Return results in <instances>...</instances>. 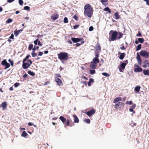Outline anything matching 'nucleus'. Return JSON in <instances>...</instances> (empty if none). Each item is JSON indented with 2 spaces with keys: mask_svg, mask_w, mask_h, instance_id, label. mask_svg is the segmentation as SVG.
Instances as JSON below:
<instances>
[{
  "mask_svg": "<svg viewBox=\"0 0 149 149\" xmlns=\"http://www.w3.org/2000/svg\"><path fill=\"white\" fill-rule=\"evenodd\" d=\"M95 57L94 58L92 61L90 65V68L91 69H95L96 68L97 63H99V60L98 59L99 54L98 53H95Z\"/></svg>",
  "mask_w": 149,
  "mask_h": 149,
  "instance_id": "obj_1",
  "label": "nucleus"
},
{
  "mask_svg": "<svg viewBox=\"0 0 149 149\" xmlns=\"http://www.w3.org/2000/svg\"><path fill=\"white\" fill-rule=\"evenodd\" d=\"M118 35V32L116 31H111L109 33V41L111 42L117 40Z\"/></svg>",
  "mask_w": 149,
  "mask_h": 149,
  "instance_id": "obj_2",
  "label": "nucleus"
},
{
  "mask_svg": "<svg viewBox=\"0 0 149 149\" xmlns=\"http://www.w3.org/2000/svg\"><path fill=\"white\" fill-rule=\"evenodd\" d=\"M58 58L61 60L66 61L68 59V54L66 52H61L58 54Z\"/></svg>",
  "mask_w": 149,
  "mask_h": 149,
  "instance_id": "obj_3",
  "label": "nucleus"
},
{
  "mask_svg": "<svg viewBox=\"0 0 149 149\" xmlns=\"http://www.w3.org/2000/svg\"><path fill=\"white\" fill-rule=\"evenodd\" d=\"M26 61L29 63L26 62V61H24V60H23L22 61V67L23 69H25L28 68L32 63L31 61L29 59H28Z\"/></svg>",
  "mask_w": 149,
  "mask_h": 149,
  "instance_id": "obj_4",
  "label": "nucleus"
},
{
  "mask_svg": "<svg viewBox=\"0 0 149 149\" xmlns=\"http://www.w3.org/2000/svg\"><path fill=\"white\" fill-rule=\"evenodd\" d=\"M93 11V8H91L89 10H85L84 14L85 15H86L88 17L90 18L92 17Z\"/></svg>",
  "mask_w": 149,
  "mask_h": 149,
  "instance_id": "obj_5",
  "label": "nucleus"
},
{
  "mask_svg": "<svg viewBox=\"0 0 149 149\" xmlns=\"http://www.w3.org/2000/svg\"><path fill=\"white\" fill-rule=\"evenodd\" d=\"M59 119L62 122L65 124V125L69 126L70 124V121L68 119L67 120L66 118H65L62 116H61L59 117Z\"/></svg>",
  "mask_w": 149,
  "mask_h": 149,
  "instance_id": "obj_6",
  "label": "nucleus"
},
{
  "mask_svg": "<svg viewBox=\"0 0 149 149\" xmlns=\"http://www.w3.org/2000/svg\"><path fill=\"white\" fill-rule=\"evenodd\" d=\"M124 62L125 63H122L121 64L120 67L119 68V71L120 72H122V70H124L125 66L128 63V61L127 60L124 61Z\"/></svg>",
  "mask_w": 149,
  "mask_h": 149,
  "instance_id": "obj_7",
  "label": "nucleus"
},
{
  "mask_svg": "<svg viewBox=\"0 0 149 149\" xmlns=\"http://www.w3.org/2000/svg\"><path fill=\"white\" fill-rule=\"evenodd\" d=\"M140 55L142 57H148L149 55V53L145 50H141L140 52Z\"/></svg>",
  "mask_w": 149,
  "mask_h": 149,
  "instance_id": "obj_8",
  "label": "nucleus"
},
{
  "mask_svg": "<svg viewBox=\"0 0 149 149\" xmlns=\"http://www.w3.org/2000/svg\"><path fill=\"white\" fill-rule=\"evenodd\" d=\"M1 64L3 66H5V69H6L9 68L10 66V64L9 63L7 62L6 59H4L3 60L1 63Z\"/></svg>",
  "mask_w": 149,
  "mask_h": 149,
  "instance_id": "obj_9",
  "label": "nucleus"
},
{
  "mask_svg": "<svg viewBox=\"0 0 149 149\" xmlns=\"http://www.w3.org/2000/svg\"><path fill=\"white\" fill-rule=\"evenodd\" d=\"M95 112V110L94 109H92L87 112L86 114L89 116H90L93 115Z\"/></svg>",
  "mask_w": 149,
  "mask_h": 149,
  "instance_id": "obj_10",
  "label": "nucleus"
},
{
  "mask_svg": "<svg viewBox=\"0 0 149 149\" xmlns=\"http://www.w3.org/2000/svg\"><path fill=\"white\" fill-rule=\"evenodd\" d=\"M136 58L138 61V64L141 65L142 63V60L138 52L137 53Z\"/></svg>",
  "mask_w": 149,
  "mask_h": 149,
  "instance_id": "obj_11",
  "label": "nucleus"
},
{
  "mask_svg": "<svg viewBox=\"0 0 149 149\" xmlns=\"http://www.w3.org/2000/svg\"><path fill=\"white\" fill-rule=\"evenodd\" d=\"M55 81L57 83V85H63V84L62 81L59 78L57 77H55Z\"/></svg>",
  "mask_w": 149,
  "mask_h": 149,
  "instance_id": "obj_12",
  "label": "nucleus"
},
{
  "mask_svg": "<svg viewBox=\"0 0 149 149\" xmlns=\"http://www.w3.org/2000/svg\"><path fill=\"white\" fill-rule=\"evenodd\" d=\"M144 64L143 67L144 68L149 67V60H146L143 62Z\"/></svg>",
  "mask_w": 149,
  "mask_h": 149,
  "instance_id": "obj_13",
  "label": "nucleus"
},
{
  "mask_svg": "<svg viewBox=\"0 0 149 149\" xmlns=\"http://www.w3.org/2000/svg\"><path fill=\"white\" fill-rule=\"evenodd\" d=\"M71 40L74 43H76L81 41L82 39L78 38H71Z\"/></svg>",
  "mask_w": 149,
  "mask_h": 149,
  "instance_id": "obj_14",
  "label": "nucleus"
},
{
  "mask_svg": "<svg viewBox=\"0 0 149 149\" xmlns=\"http://www.w3.org/2000/svg\"><path fill=\"white\" fill-rule=\"evenodd\" d=\"M7 104L6 101H4L2 103L1 105H0V107H2L3 108V110H4L5 109L7 108Z\"/></svg>",
  "mask_w": 149,
  "mask_h": 149,
  "instance_id": "obj_15",
  "label": "nucleus"
},
{
  "mask_svg": "<svg viewBox=\"0 0 149 149\" xmlns=\"http://www.w3.org/2000/svg\"><path fill=\"white\" fill-rule=\"evenodd\" d=\"M59 16V15L58 14H56L55 15L53 14L51 16V18L53 20H55L58 18Z\"/></svg>",
  "mask_w": 149,
  "mask_h": 149,
  "instance_id": "obj_16",
  "label": "nucleus"
},
{
  "mask_svg": "<svg viewBox=\"0 0 149 149\" xmlns=\"http://www.w3.org/2000/svg\"><path fill=\"white\" fill-rule=\"evenodd\" d=\"M143 70L142 68L139 67H138L135 68L134 69V71L135 72H142Z\"/></svg>",
  "mask_w": 149,
  "mask_h": 149,
  "instance_id": "obj_17",
  "label": "nucleus"
},
{
  "mask_svg": "<svg viewBox=\"0 0 149 149\" xmlns=\"http://www.w3.org/2000/svg\"><path fill=\"white\" fill-rule=\"evenodd\" d=\"M91 8H93L89 4L86 5L84 7V9L85 10H89Z\"/></svg>",
  "mask_w": 149,
  "mask_h": 149,
  "instance_id": "obj_18",
  "label": "nucleus"
},
{
  "mask_svg": "<svg viewBox=\"0 0 149 149\" xmlns=\"http://www.w3.org/2000/svg\"><path fill=\"white\" fill-rule=\"evenodd\" d=\"M73 117L74 118V123H78L79 121V119L76 115H75L73 116Z\"/></svg>",
  "mask_w": 149,
  "mask_h": 149,
  "instance_id": "obj_19",
  "label": "nucleus"
},
{
  "mask_svg": "<svg viewBox=\"0 0 149 149\" xmlns=\"http://www.w3.org/2000/svg\"><path fill=\"white\" fill-rule=\"evenodd\" d=\"M118 35L117 36V40L120 39L121 38H122L123 35V33L120 32H118Z\"/></svg>",
  "mask_w": 149,
  "mask_h": 149,
  "instance_id": "obj_20",
  "label": "nucleus"
},
{
  "mask_svg": "<svg viewBox=\"0 0 149 149\" xmlns=\"http://www.w3.org/2000/svg\"><path fill=\"white\" fill-rule=\"evenodd\" d=\"M125 53H121L119 57L120 59L123 60L125 56Z\"/></svg>",
  "mask_w": 149,
  "mask_h": 149,
  "instance_id": "obj_21",
  "label": "nucleus"
},
{
  "mask_svg": "<svg viewBox=\"0 0 149 149\" xmlns=\"http://www.w3.org/2000/svg\"><path fill=\"white\" fill-rule=\"evenodd\" d=\"M122 100V99L121 97H118L116 98L114 100L113 102L114 103H116L118 102L121 101Z\"/></svg>",
  "mask_w": 149,
  "mask_h": 149,
  "instance_id": "obj_22",
  "label": "nucleus"
},
{
  "mask_svg": "<svg viewBox=\"0 0 149 149\" xmlns=\"http://www.w3.org/2000/svg\"><path fill=\"white\" fill-rule=\"evenodd\" d=\"M143 73L145 75L149 76V70L144 69L143 70Z\"/></svg>",
  "mask_w": 149,
  "mask_h": 149,
  "instance_id": "obj_23",
  "label": "nucleus"
},
{
  "mask_svg": "<svg viewBox=\"0 0 149 149\" xmlns=\"http://www.w3.org/2000/svg\"><path fill=\"white\" fill-rule=\"evenodd\" d=\"M114 16H115L116 19H119L120 18V16L119 15L118 12L114 13Z\"/></svg>",
  "mask_w": 149,
  "mask_h": 149,
  "instance_id": "obj_24",
  "label": "nucleus"
},
{
  "mask_svg": "<svg viewBox=\"0 0 149 149\" xmlns=\"http://www.w3.org/2000/svg\"><path fill=\"white\" fill-rule=\"evenodd\" d=\"M94 82V80L93 79L91 78L89 79V81L88 82V86H91V83Z\"/></svg>",
  "mask_w": 149,
  "mask_h": 149,
  "instance_id": "obj_25",
  "label": "nucleus"
},
{
  "mask_svg": "<svg viewBox=\"0 0 149 149\" xmlns=\"http://www.w3.org/2000/svg\"><path fill=\"white\" fill-rule=\"evenodd\" d=\"M21 31V30H15L14 31V33L15 36H17L18 35L20 31Z\"/></svg>",
  "mask_w": 149,
  "mask_h": 149,
  "instance_id": "obj_26",
  "label": "nucleus"
},
{
  "mask_svg": "<svg viewBox=\"0 0 149 149\" xmlns=\"http://www.w3.org/2000/svg\"><path fill=\"white\" fill-rule=\"evenodd\" d=\"M103 10L105 11H108V13H110L111 12V11L110 9L108 7H107L103 9Z\"/></svg>",
  "mask_w": 149,
  "mask_h": 149,
  "instance_id": "obj_27",
  "label": "nucleus"
},
{
  "mask_svg": "<svg viewBox=\"0 0 149 149\" xmlns=\"http://www.w3.org/2000/svg\"><path fill=\"white\" fill-rule=\"evenodd\" d=\"M27 134L26 132L25 131H24L22 132L21 134V136H24V137H26L27 136Z\"/></svg>",
  "mask_w": 149,
  "mask_h": 149,
  "instance_id": "obj_28",
  "label": "nucleus"
},
{
  "mask_svg": "<svg viewBox=\"0 0 149 149\" xmlns=\"http://www.w3.org/2000/svg\"><path fill=\"white\" fill-rule=\"evenodd\" d=\"M141 87L140 86H136L134 89V90L135 91L139 92V91Z\"/></svg>",
  "mask_w": 149,
  "mask_h": 149,
  "instance_id": "obj_29",
  "label": "nucleus"
},
{
  "mask_svg": "<svg viewBox=\"0 0 149 149\" xmlns=\"http://www.w3.org/2000/svg\"><path fill=\"white\" fill-rule=\"evenodd\" d=\"M141 44L138 45L136 47V51H138L141 49Z\"/></svg>",
  "mask_w": 149,
  "mask_h": 149,
  "instance_id": "obj_30",
  "label": "nucleus"
},
{
  "mask_svg": "<svg viewBox=\"0 0 149 149\" xmlns=\"http://www.w3.org/2000/svg\"><path fill=\"white\" fill-rule=\"evenodd\" d=\"M84 121L88 124H89L91 122L90 120L89 119H85L84 120Z\"/></svg>",
  "mask_w": 149,
  "mask_h": 149,
  "instance_id": "obj_31",
  "label": "nucleus"
},
{
  "mask_svg": "<svg viewBox=\"0 0 149 149\" xmlns=\"http://www.w3.org/2000/svg\"><path fill=\"white\" fill-rule=\"evenodd\" d=\"M28 73L30 75L32 76H34L35 75V73L31 71H29L28 72Z\"/></svg>",
  "mask_w": 149,
  "mask_h": 149,
  "instance_id": "obj_32",
  "label": "nucleus"
},
{
  "mask_svg": "<svg viewBox=\"0 0 149 149\" xmlns=\"http://www.w3.org/2000/svg\"><path fill=\"white\" fill-rule=\"evenodd\" d=\"M138 40L141 43H142L144 41V39L143 38H138Z\"/></svg>",
  "mask_w": 149,
  "mask_h": 149,
  "instance_id": "obj_33",
  "label": "nucleus"
},
{
  "mask_svg": "<svg viewBox=\"0 0 149 149\" xmlns=\"http://www.w3.org/2000/svg\"><path fill=\"white\" fill-rule=\"evenodd\" d=\"M12 21L13 19H12L9 18L6 21V24L9 23Z\"/></svg>",
  "mask_w": 149,
  "mask_h": 149,
  "instance_id": "obj_34",
  "label": "nucleus"
},
{
  "mask_svg": "<svg viewBox=\"0 0 149 149\" xmlns=\"http://www.w3.org/2000/svg\"><path fill=\"white\" fill-rule=\"evenodd\" d=\"M102 74L103 76L106 77H108L110 76L109 74L106 72H103L102 73Z\"/></svg>",
  "mask_w": 149,
  "mask_h": 149,
  "instance_id": "obj_35",
  "label": "nucleus"
},
{
  "mask_svg": "<svg viewBox=\"0 0 149 149\" xmlns=\"http://www.w3.org/2000/svg\"><path fill=\"white\" fill-rule=\"evenodd\" d=\"M33 45L32 44H30L29 46L28 47V49L29 50H31L33 48Z\"/></svg>",
  "mask_w": 149,
  "mask_h": 149,
  "instance_id": "obj_36",
  "label": "nucleus"
},
{
  "mask_svg": "<svg viewBox=\"0 0 149 149\" xmlns=\"http://www.w3.org/2000/svg\"><path fill=\"white\" fill-rule=\"evenodd\" d=\"M91 74H93L95 73V71L94 70H89Z\"/></svg>",
  "mask_w": 149,
  "mask_h": 149,
  "instance_id": "obj_37",
  "label": "nucleus"
},
{
  "mask_svg": "<svg viewBox=\"0 0 149 149\" xmlns=\"http://www.w3.org/2000/svg\"><path fill=\"white\" fill-rule=\"evenodd\" d=\"M30 55L29 54L26 57L23 59L24 61H26L28 60V59L30 57Z\"/></svg>",
  "mask_w": 149,
  "mask_h": 149,
  "instance_id": "obj_38",
  "label": "nucleus"
},
{
  "mask_svg": "<svg viewBox=\"0 0 149 149\" xmlns=\"http://www.w3.org/2000/svg\"><path fill=\"white\" fill-rule=\"evenodd\" d=\"M30 7L27 6H25L24 8V10H27L28 11H29L30 10Z\"/></svg>",
  "mask_w": 149,
  "mask_h": 149,
  "instance_id": "obj_39",
  "label": "nucleus"
},
{
  "mask_svg": "<svg viewBox=\"0 0 149 149\" xmlns=\"http://www.w3.org/2000/svg\"><path fill=\"white\" fill-rule=\"evenodd\" d=\"M31 55L33 57H35L37 56V54L35 52H32Z\"/></svg>",
  "mask_w": 149,
  "mask_h": 149,
  "instance_id": "obj_40",
  "label": "nucleus"
},
{
  "mask_svg": "<svg viewBox=\"0 0 149 149\" xmlns=\"http://www.w3.org/2000/svg\"><path fill=\"white\" fill-rule=\"evenodd\" d=\"M84 41H81V43H77L75 44V45H76V46L77 47H79V46H80L81 44L84 43Z\"/></svg>",
  "mask_w": 149,
  "mask_h": 149,
  "instance_id": "obj_41",
  "label": "nucleus"
},
{
  "mask_svg": "<svg viewBox=\"0 0 149 149\" xmlns=\"http://www.w3.org/2000/svg\"><path fill=\"white\" fill-rule=\"evenodd\" d=\"M63 22L64 23H67L68 22V19L67 17H65L64 18Z\"/></svg>",
  "mask_w": 149,
  "mask_h": 149,
  "instance_id": "obj_42",
  "label": "nucleus"
},
{
  "mask_svg": "<svg viewBox=\"0 0 149 149\" xmlns=\"http://www.w3.org/2000/svg\"><path fill=\"white\" fill-rule=\"evenodd\" d=\"M108 0H101V2L104 5H105V3L107 2Z\"/></svg>",
  "mask_w": 149,
  "mask_h": 149,
  "instance_id": "obj_43",
  "label": "nucleus"
},
{
  "mask_svg": "<svg viewBox=\"0 0 149 149\" xmlns=\"http://www.w3.org/2000/svg\"><path fill=\"white\" fill-rule=\"evenodd\" d=\"M20 85V84L18 83H16L14 85L15 87H17Z\"/></svg>",
  "mask_w": 149,
  "mask_h": 149,
  "instance_id": "obj_44",
  "label": "nucleus"
},
{
  "mask_svg": "<svg viewBox=\"0 0 149 149\" xmlns=\"http://www.w3.org/2000/svg\"><path fill=\"white\" fill-rule=\"evenodd\" d=\"M19 4L22 6L23 4V1L22 0H19Z\"/></svg>",
  "mask_w": 149,
  "mask_h": 149,
  "instance_id": "obj_45",
  "label": "nucleus"
},
{
  "mask_svg": "<svg viewBox=\"0 0 149 149\" xmlns=\"http://www.w3.org/2000/svg\"><path fill=\"white\" fill-rule=\"evenodd\" d=\"M123 44H122L121 45V47H120V48L122 50H125L126 49V48L123 45Z\"/></svg>",
  "mask_w": 149,
  "mask_h": 149,
  "instance_id": "obj_46",
  "label": "nucleus"
},
{
  "mask_svg": "<svg viewBox=\"0 0 149 149\" xmlns=\"http://www.w3.org/2000/svg\"><path fill=\"white\" fill-rule=\"evenodd\" d=\"M125 103H126V104H129V105H131L132 104V101H127L125 102Z\"/></svg>",
  "mask_w": 149,
  "mask_h": 149,
  "instance_id": "obj_47",
  "label": "nucleus"
},
{
  "mask_svg": "<svg viewBox=\"0 0 149 149\" xmlns=\"http://www.w3.org/2000/svg\"><path fill=\"white\" fill-rule=\"evenodd\" d=\"M81 83L82 84H84L86 86H87V83L86 81H81Z\"/></svg>",
  "mask_w": 149,
  "mask_h": 149,
  "instance_id": "obj_48",
  "label": "nucleus"
},
{
  "mask_svg": "<svg viewBox=\"0 0 149 149\" xmlns=\"http://www.w3.org/2000/svg\"><path fill=\"white\" fill-rule=\"evenodd\" d=\"M120 106L119 104H118V102L115 105L114 107L116 109H117Z\"/></svg>",
  "mask_w": 149,
  "mask_h": 149,
  "instance_id": "obj_49",
  "label": "nucleus"
},
{
  "mask_svg": "<svg viewBox=\"0 0 149 149\" xmlns=\"http://www.w3.org/2000/svg\"><path fill=\"white\" fill-rule=\"evenodd\" d=\"M38 39H36L35 41H34V42L35 45H37V42H38Z\"/></svg>",
  "mask_w": 149,
  "mask_h": 149,
  "instance_id": "obj_50",
  "label": "nucleus"
},
{
  "mask_svg": "<svg viewBox=\"0 0 149 149\" xmlns=\"http://www.w3.org/2000/svg\"><path fill=\"white\" fill-rule=\"evenodd\" d=\"M79 25H75L74 26H73V27L74 29H76L77 28H78L79 27Z\"/></svg>",
  "mask_w": 149,
  "mask_h": 149,
  "instance_id": "obj_51",
  "label": "nucleus"
},
{
  "mask_svg": "<svg viewBox=\"0 0 149 149\" xmlns=\"http://www.w3.org/2000/svg\"><path fill=\"white\" fill-rule=\"evenodd\" d=\"M73 18L76 20H77L78 19V17L75 15Z\"/></svg>",
  "mask_w": 149,
  "mask_h": 149,
  "instance_id": "obj_52",
  "label": "nucleus"
},
{
  "mask_svg": "<svg viewBox=\"0 0 149 149\" xmlns=\"http://www.w3.org/2000/svg\"><path fill=\"white\" fill-rule=\"evenodd\" d=\"M136 36L137 37L142 36L139 31L138 33L136 35Z\"/></svg>",
  "mask_w": 149,
  "mask_h": 149,
  "instance_id": "obj_53",
  "label": "nucleus"
},
{
  "mask_svg": "<svg viewBox=\"0 0 149 149\" xmlns=\"http://www.w3.org/2000/svg\"><path fill=\"white\" fill-rule=\"evenodd\" d=\"M93 29V27L92 26H91L89 27V30L90 31H92Z\"/></svg>",
  "mask_w": 149,
  "mask_h": 149,
  "instance_id": "obj_54",
  "label": "nucleus"
},
{
  "mask_svg": "<svg viewBox=\"0 0 149 149\" xmlns=\"http://www.w3.org/2000/svg\"><path fill=\"white\" fill-rule=\"evenodd\" d=\"M118 104H119L120 106V105L122 106L124 105V103L123 102H118Z\"/></svg>",
  "mask_w": 149,
  "mask_h": 149,
  "instance_id": "obj_55",
  "label": "nucleus"
},
{
  "mask_svg": "<svg viewBox=\"0 0 149 149\" xmlns=\"http://www.w3.org/2000/svg\"><path fill=\"white\" fill-rule=\"evenodd\" d=\"M28 75L27 74H24L23 76H22V77L24 78H27V77L28 76Z\"/></svg>",
  "mask_w": 149,
  "mask_h": 149,
  "instance_id": "obj_56",
  "label": "nucleus"
},
{
  "mask_svg": "<svg viewBox=\"0 0 149 149\" xmlns=\"http://www.w3.org/2000/svg\"><path fill=\"white\" fill-rule=\"evenodd\" d=\"M9 38L10 39H14V35L13 33H12L11 34V35L9 37Z\"/></svg>",
  "mask_w": 149,
  "mask_h": 149,
  "instance_id": "obj_57",
  "label": "nucleus"
},
{
  "mask_svg": "<svg viewBox=\"0 0 149 149\" xmlns=\"http://www.w3.org/2000/svg\"><path fill=\"white\" fill-rule=\"evenodd\" d=\"M43 54V53L42 52H38V55L39 56H42Z\"/></svg>",
  "mask_w": 149,
  "mask_h": 149,
  "instance_id": "obj_58",
  "label": "nucleus"
},
{
  "mask_svg": "<svg viewBox=\"0 0 149 149\" xmlns=\"http://www.w3.org/2000/svg\"><path fill=\"white\" fill-rule=\"evenodd\" d=\"M55 75L56 77H60V78L61 77V76L60 74H59V73L56 74H55Z\"/></svg>",
  "mask_w": 149,
  "mask_h": 149,
  "instance_id": "obj_59",
  "label": "nucleus"
},
{
  "mask_svg": "<svg viewBox=\"0 0 149 149\" xmlns=\"http://www.w3.org/2000/svg\"><path fill=\"white\" fill-rule=\"evenodd\" d=\"M131 107L132 109H134L136 107L135 104H133V105L131 106Z\"/></svg>",
  "mask_w": 149,
  "mask_h": 149,
  "instance_id": "obj_60",
  "label": "nucleus"
},
{
  "mask_svg": "<svg viewBox=\"0 0 149 149\" xmlns=\"http://www.w3.org/2000/svg\"><path fill=\"white\" fill-rule=\"evenodd\" d=\"M144 1L146 2V4L148 5H149V0H143Z\"/></svg>",
  "mask_w": 149,
  "mask_h": 149,
  "instance_id": "obj_61",
  "label": "nucleus"
},
{
  "mask_svg": "<svg viewBox=\"0 0 149 149\" xmlns=\"http://www.w3.org/2000/svg\"><path fill=\"white\" fill-rule=\"evenodd\" d=\"M38 45L39 46H42V43H41L40 41H38Z\"/></svg>",
  "mask_w": 149,
  "mask_h": 149,
  "instance_id": "obj_62",
  "label": "nucleus"
},
{
  "mask_svg": "<svg viewBox=\"0 0 149 149\" xmlns=\"http://www.w3.org/2000/svg\"><path fill=\"white\" fill-rule=\"evenodd\" d=\"M81 78L84 79L86 80H88V78L87 77H86L85 76H82L81 77Z\"/></svg>",
  "mask_w": 149,
  "mask_h": 149,
  "instance_id": "obj_63",
  "label": "nucleus"
},
{
  "mask_svg": "<svg viewBox=\"0 0 149 149\" xmlns=\"http://www.w3.org/2000/svg\"><path fill=\"white\" fill-rule=\"evenodd\" d=\"M14 1H15V0H8L7 2L9 3H10L13 2Z\"/></svg>",
  "mask_w": 149,
  "mask_h": 149,
  "instance_id": "obj_64",
  "label": "nucleus"
}]
</instances>
